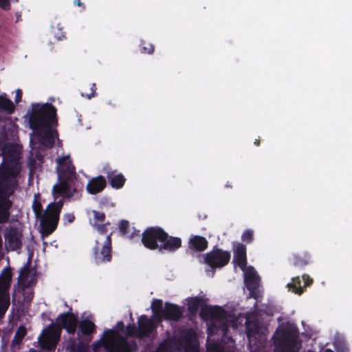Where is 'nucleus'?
<instances>
[{
  "instance_id": "54",
  "label": "nucleus",
  "mask_w": 352,
  "mask_h": 352,
  "mask_svg": "<svg viewBox=\"0 0 352 352\" xmlns=\"http://www.w3.org/2000/svg\"><path fill=\"white\" fill-rule=\"evenodd\" d=\"M324 352H333V351L332 350H331V349H326L324 351Z\"/></svg>"
},
{
  "instance_id": "30",
  "label": "nucleus",
  "mask_w": 352,
  "mask_h": 352,
  "mask_svg": "<svg viewBox=\"0 0 352 352\" xmlns=\"http://www.w3.org/2000/svg\"><path fill=\"white\" fill-rule=\"evenodd\" d=\"M40 195L35 194L34 197V200L32 202V210L35 214V217L38 219L40 217H41L43 214V206L40 200Z\"/></svg>"
},
{
  "instance_id": "9",
  "label": "nucleus",
  "mask_w": 352,
  "mask_h": 352,
  "mask_svg": "<svg viewBox=\"0 0 352 352\" xmlns=\"http://www.w3.org/2000/svg\"><path fill=\"white\" fill-rule=\"evenodd\" d=\"M61 332L60 327L56 323L49 324L39 339L41 347L45 350H55L60 340Z\"/></svg>"
},
{
  "instance_id": "40",
  "label": "nucleus",
  "mask_w": 352,
  "mask_h": 352,
  "mask_svg": "<svg viewBox=\"0 0 352 352\" xmlns=\"http://www.w3.org/2000/svg\"><path fill=\"white\" fill-rule=\"evenodd\" d=\"M126 331L128 336L138 338V329L134 324H128L126 327Z\"/></svg>"
},
{
  "instance_id": "22",
  "label": "nucleus",
  "mask_w": 352,
  "mask_h": 352,
  "mask_svg": "<svg viewBox=\"0 0 352 352\" xmlns=\"http://www.w3.org/2000/svg\"><path fill=\"white\" fill-rule=\"evenodd\" d=\"M107 186L105 178L99 175L90 179L87 185V190L91 195H96L102 192Z\"/></svg>"
},
{
  "instance_id": "12",
  "label": "nucleus",
  "mask_w": 352,
  "mask_h": 352,
  "mask_svg": "<svg viewBox=\"0 0 352 352\" xmlns=\"http://www.w3.org/2000/svg\"><path fill=\"white\" fill-rule=\"evenodd\" d=\"M62 329H65L69 335H74L76 332L78 317L76 314L71 311H66L60 314L56 318V323Z\"/></svg>"
},
{
  "instance_id": "15",
  "label": "nucleus",
  "mask_w": 352,
  "mask_h": 352,
  "mask_svg": "<svg viewBox=\"0 0 352 352\" xmlns=\"http://www.w3.org/2000/svg\"><path fill=\"white\" fill-rule=\"evenodd\" d=\"M199 316L204 320L218 321L226 318V312L223 308L218 305H204L201 308Z\"/></svg>"
},
{
  "instance_id": "42",
  "label": "nucleus",
  "mask_w": 352,
  "mask_h": 352,
  "mask_svg": "<svg viewBox=\"0 0 352 352\" xmlns=\"http://www.w3.org/2000/svg\"><path fill=\"white\" fill-rule=\"evenodd\" d=\"M153 321L157 323L161 322L163 320H165L164 311L153 312Z\"/></svg>"
},
{
  "instance_id": "28",
  "label": "nucleus",
  "mask_w": 352,
  "mask_h": 352,
  "mask_svg": "<svg viewBox=\"0 0 352 352\" xmlns=\"http://www.w3.org/2000/svg\"><path fill=\"white\" fill-rule=\"evenodd\" d=\"M202 303H204L202 297L195 296L189 298L188 300V311L191 315L196 316Z\"/></svg>"
},
{
  "instance_id": "14",
  "label": "nucleus",
  "mask_w": 352,
  "mask_h": 352,
  "mask_svg": "<svg viewBox=\"0 0 352 352\" xmlns=\"http://www.w3.org/2000/svg\"><path fill=\"white\" fill-rule=\"evenodd\" d=\"M138 338L144 339L148 338L157 329V324L152 319L143 314L138 319Z\"/></svg>"
},
{
  "instance_id": "18",
  "label": "nucleus",
  "mask_w": 352,
  "mask_h": 352,
  "mask_svg": "<svg viewBox=\"0 0 352 352\" xmlns=\"http://www.w3.org/2000/svg\"><path fill=\"white\" fill-rule=\"evenodd\" d=\"M77 334L78 337L85 338L89 342L92 339V335L96 331V325L91 320L85 318L78 321Z\"/></svg>"
},
{
  "instance_id": "35",
  "label": "nucleus",
  "mask_w": 352,
  "mask_h": 352,
  "mask_svg": "<svg viewBox=\"0 0 352 352\" xmlns=\"http://www.w3.org/2000/svg\"><path fill=\"white\" fill-rule=\"evenodd\" d=\"M131 230L129 222L126 220H122L119 224V232L122 236H128Z\"/></svg>"
},
{
  "instance_id": "31",
  "label": "nucleus",
  "mask_w": 352,
  "mask_h": 352,
  "mask_svg": "<svg viewBox=\"0 0 352 352\" xmlns=\"http://www.w3.org/2000/svg\"><path fill=\"white\" fill-rule=\"evenodd\" d=\"M18 126L12 120H9L8 123L3 126L4 137L8 139L9 136L13 137L17 133Z\"/></svg>"
},
{
  "instance_id": "27",
  "label": "nucleus",
  "mask_w": 352,
  "mask_h": 352,
  "mask_svg": "<svg viewBox=\"0 0 352 352\" xmlns=\"http://www.w3.org/2000/svg\"><path fill=\"white\" fill-rule=\"evenodd\" d=\"M68 352H87V347L80 340H76L74 338H70L67 346Z\"/></svg>"
},
{
  "instance_id": "33",
  "label": "nucleus",
  "mask_w": 352,
  "mask_h": 352,
  "mask_svg": "<svg viewBox=\"0 0 352 352\" xmlns=\"http://www.w3.org/2000/svg\"><path fill=\"white\" fill-rule=\"evenodd\" d=\"M26 333H27V331H26L25 327L23 325H21L17 329L16 331L15 332L14 338L12 340V344L13 345L19 344L23 340Z\"/></svg>"
},
{
  "instance_id": "2",
  "label": "nucleus",
  "mask_w": 352,
  "mask_h": 352,
  "mask_svg": "<svg viewBox=\"0 0 352 352\" xmlns=\"http://www.w3.org/2000/svg\"><path fill=\"white\" fill-rule=\"evenodd\" d=\"M57 109L50 103L32 104L29 116L30 127L37 135L39 142L47 148L54 145V138L52 127L57 124Z\"/></svg>"
},
{
  "instance_id": "45",
  "label": "nucleus",
  "mask_w": 352,
  "mask_h": 352,
  "mask_svg": "<svg viewBox=\"0 0 352 352\" xmlns=\"http://www.w3.org/2000/svg\"><path fill=\"white\" fill-rule=\"evenodd\" d=\"M91 92L89 94H86L85 96L88 99H91L92 97H94L96 95V85L95 83L91 84V87L90 88Z\"/></svg>"
},
{
  "instance_id": "17",
  "label": "nucleus",
  "mask_w": 352,
  "mask_h": 352,
  "mask_svg": "<svg viewBox=\"0 0 352 352\" xmlns=\"http://www.w3.org/2000/svg\"><path fill=\"white\" fill-rule=\"evenodd\" d=\"M93 218L90 219L91 226L97 230L100 234H108V226L110 225L109 221L105 222L106 215L104 212L97 210L91 211Z\"/></svg>"
},
{
  "instance_id": "38",
  "label": "nucleus",
  "mask_w": 352,
  "mask_h": 352,
  "mask_svg": "<svg viewBox=\"0 0 352 352\" xmlns=\"http://www.w3.org/2000/svg\"><path fill=\"white\" fill-rule=\"evenodd\" d=\"M151 308L153 312L164 311L163 301L161 299H154L152 301Z\"/></svg>"
},
{
  "instance_id": "39",
  "label": "nucleus",
  "mask_w": 352,
  "mask_h": 352,
  "mask_svg": "<svg viewBox=\"0 0 352 352\" xmlns=\"http://www.w3.org/2000/svg\"><path fill=\"white\" fill-rule=\"evenodd\" d=\"M140 52L143 54H151L154 52V46L151 43H146L143 41L140 45Z\"/></svg>"
},
{
  "instance_id": "6",
  "label": "nucleus",
  "mask_w": 352,
  "mask_h": 352,
  "mask_svg": "<svg viewBox=\"0 0 352 352\" xmlns=\"http://www.w3.org/2000/svg\"><path fill=\"white\" fill-rule=\"evenodd\" d=\"M102 347L105 352H131L132 346L117 331L108 329L104 331L102 338L94 344V351Z\"/></svg>"
},
{
  "instance_id": "37",
  "label": "nucleus",
  "mask_w": 352,
  "mask_h": 352,
  "mask_svg": "<svg viewBox=\"0 0 352 352\" xmlns=\"http://www.w3.org/2000/svg\"><path fill=\"white\" fill-rule=\"evenodd\" d=\"M206 352H227L224 348L217 342H211L206 346Z\"/></svg>"
},
{
  "instance_id": "21",
  "label": "nucleus",
  "mask_w": 352,
  "mask_h": 352,
  "mask_svg": "<svg viewBox=\"0 0 352 352\" xmlns=\"http://www.w3.org/2000/svg\"><path fill=\"white\" fill-rule=\"evenodd\" d=\"M103 172L109 182L113 188L120 189L125 184L126 179L122 173L116 174V171L111 170L109 167H104Z\"/></svg>"
},
{
  "instance_id": "24",
  "label": "nucleus",
  "mask_w": 352,
  "mask_h": 352,
  "mask_svg": "<svg viewBox=\"0 0 352 352\" xmlns=\"http://www.w3.org/2000/svg\"><path fill=\"white\" fill-rule=\"evenodd\" d=\"M311 256L305 252L302 254H294L291 259V264L296 268L302 269L309 264Z\"/></svg>"
},
{
  "instance_id": "29",
  "label": "nucleus",
  "mask_w": 352,
  "mask_h": 352,
  "mask_svg": "<svg viewBox=\"0 0 352 352\" xmlns=\"http://www.w3.org/2000/svg\"><path fill=\"white\" fill-rule=\"evenodd\" d=\"M15 110L13 102L6 95H0V112L12 114Z\"/></svg>"
},
{
  "instance_id": "48",
  "label": "nucleus",
  "mask_w": 352,
  "mask_h": 352,
  "mask_svg": "<svg viewBox=\"0 0 352 352\" xmlns=\"http://www.w3.org/2000/svg\"><path fill=\"white\" fill-rule=\"evenodd\" d=\"M167 346L165 344L162 343L157 347L156 352H167Z\"/></svg>"
},
{
  "instance_id": "7",
  "label": "nucleus",
  "mask_w": 352,
  "mask_h": 352,
  "mask_svg": "<svg viewBox=\"0 0 352 352\" xmlns=\"http://www.w3.org/2000/svg\"><path fill=\"white\" fill-rule=\"evenodd\" d=\"M12 278L11 267H4L0 273V320L4 317L10 304L9 289Z\"/></svg>"
},
{
  "instance_id": "47",
  "label": "nucleus",
  "mask_w": 352,
  "mask_h": 352,
  "mask_svg": "<svg viewBox=\"0 0 352 352\" xmlns=\"http://www.w3.org/2000/svg\"><path fill=\"white\" fill-rule=\"evenodd\" d=\"M22 95H23V93H22L21 89H19L16 91V96H15V100H14L16 103L18 104L19 102L21 101Z\"/></svg>"
},
{
  "instance_id": "55",
  "label": "nucleus",
  "mask_w": 352,
  "mask_h": 352,
  "mask_svg": "<svg viewBox=\"0 0 352 352\" xmlns=\"http://www.w3.org/2000/svg\"><path fill=\"white\" fill-rule=\"evenodd\" d=\"M247 335L248 337L250 336V331L249 329H248Z\"/></svg>"
},
{
  "instance_id": "51",
  "label": "nucleus",
  "mask_w": 352,
  "mask_h": 352,
  "mask_svg": "<svg viewBox=\"0 0 352 352\" xmlns=\"http://www.w3.org/2000/svg\"><path fill=\"white\" fill-rule=\"evenodd\" d=\"M15 15H16V22L17 23V22H19V21H20L21 20V14L20 12H16L15 13Z\"/></svg>"
},
{
  "instance_id": "4",
  "label": "nucleus",
  "mask_w": 352,
  "mask_h": 352,
  "mask_svg": "<svg viewBox=\"0 0 352 352\" xmlns=\"http://www.w3.org/2000/svg\"><path fill=\"white\" fill-rule=\"evenodd\" d=\"M143 245L150 250H157L161 253L174 252L182 247L181 238L169 235L158 226L147 228L142 234Z\"/></svg>"
},
{
  "instance_id": "32",
  "label": "nucleus",
  "mask_w": 352,
  "mask_h": 352,
  "mask_svg": "<svg viewBox=\"0 0 352 352\" xmlns=\"http://www.w3.org/2000/svg\"><path fill=\"white\" fill-rule=\"evenodd\" d=\"M287 287L289 289H292L293 292L299 295L304 292L303 287L301 286V281L299 276L293 278L292 282L288 283Z\"/></svg>"
},
{
  "instance_id": "46",
  "label": "nucleus",
  "mask_w": 352,
  "mask_h": 352,
  "mask_svg": "<svg viewBox=\"0 0 352 352\" xmlns=\"http://www.w3.org/2000/svg\"><path fill=\"white\" fill-rule=\"evenodd\" d=\"M302 279L304 281V287H305L311 285L313 283V280L307 274H303Z\"/></svg>"
},
{
  "instance_id": "34",
  "label": "nucleus",
  "mask_w": 352,
  "mask_h": 352,
  "mask_svg": "<svg viewBox=\"0 0 352 352\" xmlns=\"http://www.w3.org/2000/svg\"><path fill=\"white\" fill-rule=\"evenodd\" d=\"M63 206V201L59 200L57 202H52V203L49 204L46 209L47 210H49L52 212H54V214L60 216Z\"/></svg>"
},
{
  "instance_id": "10",
  "label": "nucleus",
  "mask_w": 352,
  "mask_h": 352,
  "mask_svg": "<svg viewBox=\"0 0 352 352\" xmlns=\"http://www.w3.org/2000/svg\"><path fill=\"white\" fill-rule=\"evenodd\" d=\"M229 251L214 246L204 257V262L212 269L222 268L227 265L230 260Z\"/></svg>"
},
{
  "instance_id": "5",
  "label": "nucleus",
  "mask_w": 352,
  "mask_h": 352,
  "mask_svg": "<svg viewBox=\"0 0 352 352\" xmlns=\"http://www.w3.org/2000/svg\"><path fill=\"white\" fill-rule=\"evenodd\" d=\"M275 352H298L301 348L298 331L290 323L282 324L273 336Z\"/></svg>"
},
{
  "instance_id": "43",
  "label": "nucleus",
  "mask_w": 352,
  "mask_h": 352,
  "mask_svg": "<svg viewBox=\"0 0 352 352\" xmlns=\"http://www.w3.org/2000/svg\"><path fill=\"white\" fill-rule=\"evenodd\" d=\"M64 224H70L75 220V215L73 213H66L63 217Z\"/></svg>"
},
{
  "instance_id": "20",
  "label": "nucleus",
  "mask_w": 352,
  "mask_h": 352,
  "mask_svg": "<svg viewBox=\"0 0 352 352\" xmlns=\"http://www.w3.org/2000/svg\"><path fill=\"white\" fill-rule=\"evenodd\" d=\"M164 311L165 314V320H173L177 322L179 321L183 316V311L180 307L172 302H166L164 303Z\"/></svg>"
},
{
  "instance_id": "26",
  "label": "nucleus",
  "mask_w": 352,
  "mask_h": 352,
  "mask_svg": "<svg viewBox=\"0 0 352 352\" xmlns=\"http://www.w3.org/2000/svg\"><path fill=\"white\" fill-rule=\"evenodd\" d=\"M30 262H27L19 270L18 284L23 288H26L30 285V283L28 281V278L30 273Z\"/></svg>"
},
{
  "instance_id": "23",
  "label": "nucleus",
  "mask_w": 352,
  "mask_h": 352,
  "mask_svg": "<svg viewBox=\"0 0 352 352\" xmlns=\"http://www.w3.org/2000/svg\"><path fill=\"white\" fill-rule=\"evenodd\" d=\"M208 242L207 239L202 236L193 235L188 241V248L190 250L197 252H201L208 248Z\"/></svg>"
},
{
  "instance_id": "49",
  "label": "nucleus",
  "mask_w": 352,
  "mask_h": 352,
  "mask_svg": "<svg viewBox=\"0 0 352 352\" xmlns=\"http://www.w3.org/2000/svg\"><path fill=\"white\" fill-rule=\"evenodd\" d=\"M74 4H76V6H78L79 7H82V8L83 10L85 9V6L83 4V3L81 1V0H74Z\"/></svg>"
},
{
  "instance_id": "36",
  "label": "nucleus",
  "mask_w": 352,
  "mask_h": 352,
  "mask_svg": "<svg viewBox=\"0 0 352 352\" xmlns=\"http://www.w3.org/2000/svg\"><path fill=\"white\" fill-rule=\"evenodd\" d=\"M254 240V232L252 230L247 229L241 234V241L246 243L250 244Z\"/></svg>"
},
{
  "instance_id": "3",
  "label": "nucleus",
  "mask_w": 352,
  "mask_h": 352,
  "mask_svg": "<svg viewBox=\"0 0 352 352\" xmlns=\"http://www.w3.org/2000/svg\"><path fill=\"white\" fill-rule=\"evenodd\" d=\"M56 163L58 182L53 186L54 197L56 198L63 196L79 199L83 190V184L78 179V175L70 157H58L56 159Z\"/></svg>"
},
{
  "instance_id": "13",
  "label": "nucleus",
  "mask_w": 352,
  "mask_h": 352,
  "mask_svg": "<svg viewBox=\"0 0 352 352\" xmlns=\"http://www.w3.org/2000/svg\"><path fill=\"white\" fill-rule=\"evenodd\" d=\"M6 243L8 248L12 251L21 250L22 247V231L14 226H10L6 228L4 234Z\"/></svg>"
},
{
  "instance_id": "52",
  "label": "nucleus",
  "mask_w": 352,
  "mask_h": 352,
  "mask_svg": "<svg viewBox=\"0 0 352 352\" xmlns=\"http://www.w3.org/2000/svg\"><path fill=\"white\" fill-rule=\"evenodd\" d=\"M254 145H256V146H260V139H256L254 142Z\"/></svg>"
},
{
  "instance_id": "50",
  "label": "nucleus",
  "mask_w": 352,
  "mask_h": 352,
  "mask_svg": "<svg viewBox=\"0 0 352 352\" xmlns=\"http://www.w3.org/2000/svg\"><path fill=\"white\" fill-rule=\"evenodd\" d=\"M117 327H118V329H120V330L122 329L124 327V322L122 321H119L117 323Z\"/></svg>"
},
{
  "instance_id": "53",
  "label": "nucleus",
  "mask_w": 352,
  "mask_h": 352,
  "mask_svg": "<svg viewBox=\"0 0 352 352\" xmlns=\"http://www.w3.org/2000/svg\"><path fill=\"white\" fill-rule=\"evenodd\" d=\"M226 188H232V186L230 184H229V183L228 182L226 184Z\"/></svg>"
},
{
  "instance_id": "41",
  "label": "nucleus",
  "mask_w": 352,
  "mask_h": 352,
  "mask_svg": "<svg viewBox=\"0 0 352 352\" xmlns=\"http://www.w3.org/2000/svg\"><path fill=\"white\" fill-rule=\"evenodd\" d=\"M19 0H0V8L4 11H8L11 9V3Z\"/></svg>"
},
{
  "instance_id": "16",
  "label": "nucleus",
  "mask_w": 352,
  "mask_h": 352,
  "mask_svg": "<svg viewBox=\"0 0 352 352\" xmlns=\"http://www.w3.org/2000/svg\"><path fill=\"white\" fill-rule=\"evenodd\" d=\"M244 282L250 292V296L257 298L256 291L259 286V277L253 267L250 266L247 268L245 272Z\"/></svg>"
},
{
  "instance_id": "11",
  "label": "nucleus",
  "mask_w": 352,
  "mask_h": 352,
  "mask_svg": "<svg viewBox=\"0 0 352 352\" xmlns=\"http://www.w3.org/2000/svg\"><path fill=\"white\" fill-rule=\"evenodd\" d=\"M60 216L47 209L40 217V232L43 237H47L55 231L58 226Z\"/></svg>"
},
{
  "instance_id": "19",
  "label": "nucleus",
  "mask_w": 352,
  "mask_h": 352,
  "mask_svg": "<svg viewBox=\"0 0 352 352\" xmlns=\"http://www.w3.org/2000/svg\"><path fill=\"white\" fill-rule=\"evenodd\" d=\"M247 249L244 244L237 243L233 249V263L238 265L242 270L246 269L247 265Z\"/></svg>"
},
{
  "instance_id": "8",
  "label": "nucleus",
  "mask_w": 352,
  "mask_h": 352,
  "mask_svg": "<svg viewBox=\"0 0 352 352\" xmlns=\"http://www.w3.org/2000/svg\"><path fill=\"white\" fill-rule=\"evenodd\" d=\"M111 233L105 235L103 243L96 239L93 248V258L96 264L109 263L112 259Z\"/></svg>"
},
{
  "instance_id": "1",
  "label": "nucleus",
  "mask_w": 352,
  "mask_h": 352,
  "mask_svg": "<svg viewBox=\"0 0 352 352\" xmlns=\"http://www.w3.org/2000/svg\"><path fill=\"white\" fill-rule=\"evenodd\" d=\"M20 166L14 155L4 153L0 166V224L9 221L13 201L10 199L19 186Z\"/></svg>"
},
{
  "instance_id": "25",
  "label": "nucleus",
  "mask_w": 352,
  "mask_h": 352,
  "mask_svg": "<svg viewBox=\"0 0 352 352\" xmlns=\"http://www.w3.org/2000/svg\"><path fill=\"white\" fill-rule=\"evenodd\" d=\"M228 329V325L227 323L218 320L212 323L208 327L207 331L208 336H210L215 334H221L222 336H224L227 333Z\"/></svg>"
},
{
  "instance_id": "44",
  "label": "nucleus",
  "mask_w": 352,
  "mask_h": 352,
  "mask_svg": "<svg viewBox=\"0 0 352 352\" xmlns=\"http://www.w3.org/2000/svg\"><path fill=\"white\" fill-rule=\"evenodd\" d=\"M140 230L135 229V228H131L129 234H128V236L126 237L129 238L130 239H134L136 237L140 236Z\"/></svg>"
}]
</instances>
